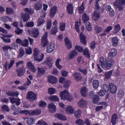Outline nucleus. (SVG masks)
<instances>
[{
    "mask_svg": "<svg viewBox=\"0 0 125 125\" xmlns=\"http://www.w3.org/2000/svg\"><path fill=\"white\" fill-rule=\"evenodd\" d=\"M114 64H115V61L109 60L107 62H105L104 58L101 57L100 59V64L102 68H105V69H110Z\"/></svg>",
    "mask_w": 125,
    "mask_h": 125,
    "instance_id": "1",
    "label": "nucleus"
},
{
    "mask_svg": "<svg viewBox=\"0 0 125 125\" xmlns=\"http://www.w3.org/2000/svg\"><path fill=\"white\" fill-rule=\"evenodd\" d=\"M60 97L62 100H67V101H72L73 97L70 95L68 90H64L60 93Z\"/></svg>",
    "mask_w": 125,
    "mask_h": 125,
    "instance_id": "2",
    "label": "nucleus"
},
{
    "mask_svg": "<svg viewBox=\"0 0 125 125\" xmlns=\"http://www.w3.org/2000/svg\"><path fill=\"white\" fill-rule=\"evenodd\" d=\"M24 12H25V14L22 15V17L23 18V22H27V21L29 20V18H30V15L34 14V10L30 8H25L24 9Z\"/></svg>",
    "mask_w": 125,
    "mask_h": 125,
    "instance_id": "3",
    "label": "nucleus"
},
{
    "mask_svg": "<svg viewBox=\"0 0 125 125\" xmlns=\"http://www.w3.org/2000/svg\"><path fill=\"white\" fill-rule=\"evenodd\" d=\"M113 5L115 8H118L119 11H122L125 8L123 5H125V0H116L114 2Z\"/></svg>",
    "mask_w": 125,
    "mask_h": 125,
    "instance_id": "4",
    "label": "nucleus"
},
{
    "mask_svg": "<svg viewBox=\"0 0 125 125\" xmlns=\"http://www.w3.org/2000/svg\"><path fill=\"white\" fill-rule=\"evenodd\" d=\"M26 99L29 100V101H34L37 100V94L34 93L32 91H28L27 93Z\"/></svg>",
    "mask_w": 125,
    "mask_h": 125,
    "instance_id": "5",
    "label": "nucleus"
},
{
    "mask_svg": "<svg viewBox=\"0 0 125 125\" xmlns=\"http://www.w3.org/2000/svg\"><path fill=\"white\" fill-rule=\"evenodd\" d=\"M116 55H117V50L115 49H111L108 54V60H110V61H114L112 59Z\"/></svg>",
    "mask_w": 125,
    "mask_h": 125,
    "instance_id": "6",
    "label": "nucleus"
},
{
    "mask_svg": "<svg viewBox=\"0 0 125 125\" xmlns=\"http://www.w3.org/2000/svg\"><path fill=\"white\" fill-rule=\"evenodd\" d=\"M26 68L29 69V71L32 72V73H36L37 72V69H36L35 65H34L31 62H27Z\"/></svg>",
    "mask_w": 125,
    "mask_h": 125,
    "instance_id": "7",
    "label": "nucleus"
},
{
    "mask_svg": "<svg viewBox=\"0 0 125 125\" xmlns=\"http://www.w3.org/2000/svg\"><path fill=\"white\" fill-rule=\"evenodd\" d=\"M44 74H45V69L43 68L38 67V72L37 73L36 77L41 78V77H42Z\"/></svg>",
    "mask_w": 125,
    "mask_h": 125,
    "instance_id": "8",
    "label": "nucleus"
},
{
    "mask_svg": "<svg viewBox=\"0 0 125 125\" xmlns=\"http://www.w3.org/2000/svg\"><path fill=\"white\" fill-rule=\"evenodd\" d=\"M41 42L42 43V46H43V47L46 46V44L48 43V42H47V32H45L43 36L42 37Z\"/></svg>",
    "mask_w": 125,
    "mask_h": 125,
    "instance_id": "9",
    "label": "nucleus"
},
{
    "mask_svg": "<svg viewBox=\"0 0 125 125\" xmlns=\"http://www.w3.org/2000/svg\"><path fill=\"white\" fill-rule=\"evenodd\" d=\"M25 72H26V68H25V67L22 66L20 67L19 69H17L18 77H22V76H24Z\"/></svg>",
    "mask_w": 125,
    "mask_h": 125,
    "instance_id": "10",
    "label": "nucleus"
},
{
    "mask_svg": "<svg viewBox=\"0 0 125 125\" xmlns=\"http://www.w3.org/2000/svg\"><path fill=\"white\" fill-rule=\"evenodd\" d=\"M57 12V6H53L50 10V17L51 18H53L55 15L56 14V12Z\"/></svg>",
    "mask_w": 125,
    "mask_h": 125,
    "instance_id": "11",
    "label": "nucleus"
},
{
    "mask_svg": "<svg viewBox=\"0 0 125 125\" xmlns=\"http://www.w3.org/2000/svg\"><path fill=\"white\" fill-rule=\"evenodd\" d=\"M48 108L50 113H53L56 112V106L52 103L48 105Z\"/></svg>",
    "mask_w": 125,
    "mask_h": 125,
    "instance_id": "12",
    "label": "nucleus"
},
{
    "mask_svg": "<svg viewBox=\"0 0 125 125\" xmlns=\"http://www.w3.org/2000/svg\"><path fill=\"white\" fill-rule=\"evenodd\" d=\"M100 17H101L100 13H98V12L96 10L93 13L92 18L94 21H98V20L100 19Z\"/></svg>",
    "mask_w": 125,
    "mask_h": 125,
    "instance_id": "13",
    "label": "nucleus"
},
{
    "mask_svg": "<svg viewBox=\"0 0 125 125\" xmlns=\"http://www.w3.org/2000/svg\"><path fill=\"white\" fill-rule=\"evenodd\" d=\"M109 88L110 93L115 94L117 92V86L114 84L113 83H109Z\"/></svg>",
    "mask_w": 125,
    "mask_h": 125,
    "instance_id": "14",
    "label": "nucleus"
},
{
    "mask_svg": "<svg viewBox=\"0 0 125 125\" xmlns=\"http://www.w3.org/2000/svg\"><path fill=\"white\" fill-rule=\"evenodd\" d=\"M55 48V45L54 43H50L47 46V51L48 53H51Z\"/></svg>",
    "mask_w": 125,
    "mask_h": 125,
    "instance_id": "15",
    "label": "nucleus"
},
{
    "mask_svg": "<svg viewBox=\"0 0 125 125\" xmlns=\"http://www.w3.org/2000/svg\"><path fill=\"white\" fill-rule=\"evenodd\" d=\"M9 99L12 104L15 103L17 106H19V105L21 104V103L20 102V99L19 98L15 99L14 98L9 97Z\"/></svg>",
    "mask_w": 125,
    "mask_h": 125,
    "instance_id": "16",
    "label": "nucleus"
},
{
    "mask_svg": "<svg viewBox=\"0 0 125 125\" xmlns=\"http://www.w3.org/2000/svg\"><path fill=\"white\" fill-rule=\"evenodd\" d=\"M48 81L50 83L54 84V83H57V78H56L54 76H49L48 77Z\"/></svg>",
    "mask_w": 125,
    "mask_h": 125,
    "instance_id": "17",
    "label": "nucleus"
},
{
    "mask_svg": "<svg viewBox=\"0 0 125 125\" xmlns=\"http://www.w3.org/2000/svg\"><path fill=\"white\" fill-rule=\"evenodd\" d=\"M42 114V110L36 109L34 110H31V116H39Z\"/></svg>",
    "mask_w": 125,
    "mask_h": 125,
    "instance_id": "18",
    "label": "nucleus"
},
{
    "mask_svg": "<svg viewBox=\"0 0 125 125\" xmlns=\"http://www.w3.org/2000/svg\"><path fill=\"white\" fill-rule=\"evenodd\" d=\"M55 117L61 121H67V117L62 114L57 113L55 115Z\"/></svg>",
    "mask_w": 125,
    "mask_h": 125,
    "instance_id": "19",
    "label": "nucleus"
},
{
    "mask_svg": "<svg viewBox=\"0 0 125 125\" xmlns=\"http://www.w3.org/2000/svg\"><path fill=\"white\" fill-rule=\"evenodd\" d=\"M83 97H87V89H86V87H83L81 89L80 91Z\"/></svg>",
    "mask_w": 125,
    "mask_h": 125,
    "instance_id": "20",
    "label": "nucleus"
},
{
    "mask_svg": "<svg viewBox=\"0 0 125 125\" xmlns=\"http://www.w3.org/2000/svg\"><path fill=\"white\" fill-rule=\"evenodd\" d=\"M78 105L79 107H86V105H87V103L86 101L84 100L83 99H82L78 103Z\"/></svg>",
    "mask_w": 125,
    "mask_h": 125,
    "instance_id": "21",
    "label": "nucleus"
},
{
    "mask_svg": "<svg viewBox=\"0 0 125 125\" xmlns=\"http://www.w3.org/2000/svg\"><path fill=\"white\" fill-rule=\"evenodd\" d=\"M64 42H65V45L67 48V49H70V48H72V43L69 40L68 37H66L64 39Z\"/></svg>",
    "mask_w": 125,
    "mask_h": 125,
    "instance_id": "22",
    "label": "nucleus"
},
{
    "mask_svg": "<svg viewBox=\"0 0 125 125\" xmlns=\"http://www.w3.org/2000/svg\"><path fill=\"white\" fill-rule=\"evenodd\" d=\"M6 94L8 95V96H16V97H18V95H19V93L18 92H11V91H7L6 93Z\"/></svg>",
    "mask_w": 125,
    "mask_h": 125,
    "instance_id": "23",
    "label": "nucleus"
},
{
    "mask_svg": "<svg viewBox=\"0 0 125 125\" xmlns=\"http://www.w3.org/2000/svg\"><path fill=\"white\" fill-rule=\"evenodd\" d=\"M31 34L33 38H38L39 35H40V33L39 32V29L37 28L33 29L31 31Z\"/></svg>",
    "mask_w": 125,
    "mask_h": 125,
    "instance_id": "24",
    "label": "nucleus"
},
{
    "mask_svg": "<svg viewBox=\"0 0 125 125\" xmlns=\"http://www.w3.org/2000/svg\"><path fill=\"white\" fill-rule=\"evenodd\" d=\"M80 41L82 43L86 44V40H85V35H83L82 32L80 34Z\"/></svg>",
    "mask_w": 125,
    "mask_h": 125,
    "instance_id": "25",
    "label": "nucleus"
},
{
    "mask_svg": "<svg viewBox=\"0 0 125 125\" xmlns=\"http://www.w3.org/2000/svg\"><path fill=\"white\" fill-rule=\"evenodd\" d=\"M43 57H44V54H42L41 55H38L34 57V60L38 62H41V61H42Z\"/></svg>",
    "mask_w": 125,
    "mask_h": 125,
    "instance_id": "26",
    "label": "nucleus"
},
{
    "mask_svg": "<svg viewBox=\"0 0 125 125\" xmlns=\"http://www.w3.org/2000/svg\"><path fill=\"white\" fill-rule=\"evenodd\" d=\"M73 77L76 81H81L82 80V75H81V73L79 72H75L73 74Z\"/></svg>",
    "mask_w": 125,
    "mask_h": 125,
    "instance_id": "27",
    "label": "nucleus"
},
{
    "mask_svg": "<svg viewBox=\"0 0 125 125\" xmlns=\"http://www.w3.org/2000/svg\"><path fill=\"white\" fill-rule=\"evenodd\" d=\"M112 43L113 46H117L119 44V39L117 37H114L112 39Z\"/></svg>",
    "mask_w": 125,
    "mask_h": 125,
    "instance_id": "28",
    "label": "nucleus"
},
{
    "mask_svg": "<svg viewBox=\"0 0 125 125\" xmlns=\"http://www.w3.org/2000/svg\"><path fill=\"white\" fill-rule=\"evenodd\" d=\"M120 30L121 25H120V24H117L114 25V28L113 29V32L114 34H117V33H119V32H120Z\"/></svg>",
    "mask_w": 125,
    "mask_h": 125,
    "instance_id": "29",
    "label": "nucleus"
},
{
    "mask_svg": "<svg viewBox=\"0 0 125 125\" xmlns=\"http://www.w3.org/2000/svg\"><path fill=\"white\" fill-rule=\"evenodd\" d=\"M82 111L81 109H78L74 112V116L76 119H79L81 117V115H82Z\"/></svg>",
    "mask_w": 125,
    "mask_h": 125,
    "instance_id": "30",
    "label": "nucleus"
},
{
    "mask_svg": "<svg viewBox=\"0 0 125 125\" xmlns=\"http://www.w3.org/2000/svg\"><path fill=\"white\" fill-rule=\"evenodd\" d=\"M1 110L3 113H5V112H10V110L9 109V107L6 104H4L1 106Z\"/></svg>",
    "mask_w": 125,
    "mask_h": 125,
    "instance_id": "31",
    "label": "nucleus"
},
{
    "mask_svg": "<svg viewBox=\"0 0 125 125\" xmlns=\"http://www.w3.org/2000/svg\"><path fill=\"white\" fill-rule=\"evenodd\" d=\"M118 119V116L116 113L114 114L111 117V123L113 125H116V122Z\"/></svg>",
    "mask_w": 125,
    "mask_h": 125,
    "instance_id": "32",
    "label": "nucleus"
},
{
    "mask_svg": "<svg viewBox=\"0 0 125 125\" xmlns=\"http://www.w3.org/2000/svg\"><path fill=\"white\" fill-rule=\"evenodd\" d=\"M77 54L78 52L75 50H73L69 55H68V58H69V59H73L75 56H77Z\"/></svg>",
    "mask_w": 125,
    "mask_h": 125,
    "instance_id": "33",
    "label": "nucleus"
},
{
    "mask_svg": "<svg viewBox=\"0 0 125 125\" xmlns=\"http://www.w3.org/2000/svg\"><path fill=\"white\" fill-rule=\"evenodd\" d=\"M67 12L69 14H73V5L68 4L67 5Z\"/></svg>",
    "mask_w": 125,
    "mask_h": 125,
    "instance_id": "34",
    "label": "nucleus"
},
{
    "mask_svg": "<svg viewBox=\"0 0 125 125\" xmlns=\"http://www.w3.org/2000/svg\"><path fill=\"white\" fill-rule=\"evenodd\" d=\"M66 111L67 113H69L70 114H73L75 109L71 106H68L66 107Z\"/></svg>",
    "mask_w": 125,
    "mask_h": 125,
    "instance_id": "35",
    "label": "nucleus"
},
{
    "mask_svg": "<svg viewBox=\"0 0 125 125\" xmlns=\"http://www.w3.org/2000/svg\"><path fill=\"white\" fill-rule=\"evenodd\" d=\"M2 49L4 52H7L8 50H11V49H12V47L9 45H5L2 47Z\"/></svg>",
    "mask_w": 125,
    "mask_h": 125,
    "instance_id": "36",
    "label": "nucleus"
},
{
    "mask_svg": "<svg viewBox=\"0 0 125 125\" xmlns=\"http://www.w3.org/2000/svg\"><path fill=\"white\" fill-rule=\"evenodd\" d=\"M92 84L95 89H97L99 87V82L98 80H94Z\"/></svg>",
    "mask_w": 125,
    "mask_h": 125,
    "instance_id": "37",
    "label": "nucleus"
},
{
    "mask_svg": "<svg viewBox=\"0 0 125 125\" xmlns=\"http://www.w3.org/2000/svg\"><path fill=\"white\" fill-rule=\"evenodd\" d=\"M18 57H20V58H22L24 55H25V50L23 49L22 48H21L20 49V52L19 53Z\"/></svg>",
    "mask_w": 125,
    "mask_h": 125,
    "instance_id": "38",
    "label": "nucleus"
},
{
    "mask_svg": "<svg viewBox=\"0 0 125 125\" xmlns=\"http://www.w3.org/2000/svg\"><path fill=\"white\" fill-rule=\"evenodd\" d=\"M112 74H113L112 70L105 72L104 75H105L106 80H108V79H110L111 78V76Z\"/></svg>",
    "mask_w": 125,
    "mask_h": 125,
    "instance_id": "39",
    "label": "nucleus"
},
{
    "mask_svg": "<svg viewBox=\"0 0 125 125\" xmlns=\"http://www.w3.org/2000/svg\"><path fill=\"white\" fill-rule=\"evenodd\" d=\"M35 119L34 118L31 117V118H28L27 120V125H33V124H35Z\"/></svg>",
    "mask_w": 125,
    "mask_h": 125,
    "instance_id": "40",
    "label": "nucleus"
},
{
    "mask_svg": "<svg viewBox=\"0 0 125 125\" xmlns=\"http://www.w3.org/2000/svg\"><path fill=\"white\" fill-rule=\"evenodd\" d=\"M78 10L79 13H83V11H84V3L83 2L82 3L81 6L78 7Z\"/></svg>",
    "mask_w": 125,
    "mask_h": 125,
    "instance_id": "41",
    "label": "nucleus"
},
{
    "mask_svg": "<svg viewBox=\"0 0 125 125\" xmlns=\"http://www.w3.org/2000/svg\"><path fill=\"white\" fill-rule=\"evenodd\" d=\"M89 20V17L85 13H84L83 16V23H85Z\"/></svg>",
    "mask_w": 125,
    "mask_h": 125,
    "instance_id": "42",
    "label": "nucleus"
},
{
    "mask_svg": "<svg viewBox=\"0 0 125 125\" xmlns=\"http://www.w3.org/2000/svg\"><path fill=\"white\" fill-rule=\"evenodd\" d=\"M1 19L2 21H3V22H5V23H6L7 21H11L12 20L10 18L6 16L1 17Z\"/></svg>",
    "mask_w": 125,
    "mask_h": 125,
    "instance_id": "43",
    "label": "nucleus"
},
{
    "mask_svg": "<svg viewBox=\"0 0 125 125\" xmlns=\"http://www.w3.org/2000/svg\"><path fill=\"white\" fill-rule=\"evenodd\" d=\"M49 99L50 101H59V98L57 96H51L49 97Z\"/></svg>",
    "mask_w": 125,
    "mask_h": 125,
    "instance_id": "44",
    "label": "nucleus"
},
{
    "mask_svg": "<svg viewBox=\"0 0 125 125\" xmlns=\"http://www.w3.org/2000/svg\"><path fill=\"white\" fill-rule=\"evenodd\" d=\"M66 27V23L63 22H61L60 23V29L61 31H65V27Z\"/></svg>",
    "mask_w": 125,
    "mask_h": 125,
    "instance_id": "45",
    "label": "nucleus"
},
{
    "mask_svg": "<svg viewBox=\"0 0 125 125\" xmlns=\"http://www.w3.org/2000/svg\"><path fill=\"white\" fill-rule=\"evenodd\" d=\"M86 29L88 31H92V27H91V23L89 21H87L85 24Z\"/></svg>",
    "mask_w": 125,
    "mask_h": 125,
    "instance_id": "46",
    "label": "nucleus"
},
{
    "mask_svg": "<svg viewBox=\"0 0 125 125\" xmlns=\"http://www.w3.org/2000/svg\"><path fill=\"white\" fill-rule=\"evenodd\" d=\"M95 30L97 34H99V33H101V32H102V28L98 25H96L95 27Z\"/></svg>",
    "mask_w": 125,
    "mask_h": 125,
    "instance_id": "47",
    "label": "nucleus"
},
{
    "mask_svg": "<svg viewBox=\"0 0 125 125\" xmlns=\"http://www.w3.org/2000/svg\"><path fill=\"white\" fill-rule=\"evenodd\" d=\"M57 32H58V29L57 26H55L51 30V33L52 35H56V34H57Z\"/></svg>",
    "mask_w": 125,
    "mask_h": 125,
    "instance_id": "48",
    "label": "nucleus"
},
{
    "mask_svg": "<svg viewBox=\"0 0 125 125\" xmlns=\"http://www.w3.org/2000/svg\"><path fill=\"white\" fill-rule=\"evenodd\" d=\"M83 55H84L87 58H90V55H89V52H88V49H85L84 52H83Z\"/></svg>",
    "mask_w": 125,
    "mask_h": 125,
    "instance_id": "49",
    "label": "nucleus"
},
{
    "mask_svg": "<svg viewBox=\"0 0 125 125\" xmlns=\"http://www.w3.org/2000/svg\"><path fill=\"white\" fill-rule=\"evenodd\" d=\"M99 101V97L97 95H95L94 97L93 98V102L95 104H97Z\"/></svg>",
    "mask_w": 125,
    "mask_h": 125,
    "instance_id": "50",
    "label": "nucleus"
},
{
    "mask_svg": "<svg viewBox=\"0 0 125 125\" xmlns=\"http://www.w3.org/2000/svg\"><path fill=\"white\" fill-rule=\"evenodd\" d=\"M70 84H71V82L69 80L63 83V86L64 88H69V86H70Z\"/></svg>",
    "mask_w": 125,
    "mask_h": 125,
    "instance_id": "51",
    "label": "nucleus"
},
{
    "mask_svg": "<svg viewBox=\"0 0 125 125\" xmlns=\"http://www.w3.org/2000/svg\"><path fill=\"white\" fill-rule=\"evenodd\" d=\"M49 94H54L56 92V90L54 88H49L48 89Z\"/></svg>",
    "mask_w": 125,
    "mask_h": 125,
    "instance_id": "52",
    "label": "nucleus"
},
{
    "mask_svg": "<svg viewBox=\"0 0 125 125\" xmlns=\"http://www.w3.org/2000/svg\"><path fill=\"white\" fill-rule=\"evenodd\" d=\"M61 61L60 59H58L56 61V66L58 69H62V66L59 64V62Z\"/></svg>",
    "mask_w": 125,
    "mask_h": 125,
    "instance_id": "53",
    "label": "nucleus"
},
{
    "mask_svg": "<svg viewBox=\"0 0 125 125\" xmlns=\"http://www.w3.org/2000/svg\"><path fill=\"white\" fill-rule=\"evenodd\" d=\"M35 7L36 9V10H40L42 7V4L40 3H36L35 4Z\"/></svg>",
    "mask_w": 125,
    "mask_h": 125,
    "instance_id": "54",
    "label": "nucleus"
},
{
    "mask_svg": "<svg viewBox=\"0 0 125 125\" xmlns=\"http://www.w3.org/2000/svg\"><path fill=\"white\" fill-rule=\"evenodd\" d=\"M76 123L77 125H84V122H83V120L82 119L77 120L76 121Z\"/></svg>",
    "mask_w": 125,
    "mask_h": 125,
    "instance_id": "55",
    "label": "nucleus"
},
{
    "mask_svg": "<svg viewBox=\"0 0 125 125\" xmlns=\"http://www.w3.org/2000/svg\"><path fill=\"white\" fill-rule=\"evenodd\" d=\"M103 89H104V91H105V92H108V91H109V85L106 84H104L103 85Z\"/></svg>",
    "mask_w": 125,
    "mask_h": 125,
    "instance_id": "56",
    "label": "nucleus"
},
{
    "mask_svg": "<svg viewBox=\"0 0 125 125\" xmlns=\"http://www.w3.org/2000/svg\"><path fill=\"white\" fill-rule=\"evenodd\" d=\"M75 48L76 50H78L79 52H82V51H83V48L81 46L76 45Z\"/></svg>",
    "mask_w": 125,
    "mask_h": 125,
    "instance_id": "57",
    "label": "nucleus"
},
{
    "mask_svg": "<svg viewBox=\"0 0 125 125\" xmlns=\"http://www.w3.org/2000/svg\"><path fill=\"white\" fill-rule=\"evenodd\" d=\"M36 125H47V123H46L45 122L42 120H39L36 124Z\"/></svg>",
    "mask_w": 125,
    "mask_h": 125,
    "instance_id": "58",
    "label": "nucleus"
},
{
    "mask_svg": "<svg viewBox=\"0 0 125 125\" xmlns=\"http://www.w3.org/2000/svg\"><path fill=\"white\" fill-rule=\"evenodd\" d=\"M45 22V21H44V19L41 18L39 19L38 22V26H41V25H42V24H43Z\"/></svg>",
    "mask_w": 125,
    "mask_h": 125,
    "instance_id": "59",
    "label": "nucleus"
},
{
    "mask_svg": "<svg viewBox=\"0 0 125 125\" xmlns=\"http://www.w3.org/2000/svg\"><path fill=\"white\" fill-rule=\"evenodd\" d=\"M1 39H2V40H3L4 42L8 43L10 42H11L10 39H6V36L3 37H1Z\"/></svg>",
    "mask_w": 125,
    "mask_h": 125,
    "instance_id": "60",
    "label": "nucleus"
},
{
    "mask_svg": "<svg viewBox=\"0 0 125 125\" xmlns=\"http://www.w3.org/2000/svg\"><path fill=\"white\" fill-rule=\"evenodd\" d=\"M6 10L7 14H11V13H13V9L11 8H6Z\"/></svg>",
    "mask_w": 125,
    "mask_h": 125,
    "instance_id": "61",
    "label": "nucleus"
},
{
    "mask_svg": "<svg viewBox=\"0 0 125 125\" xmlns=\"http://www.w3.org/2000/svg\"><path fill=\"white\" fill-rule=\"evenodd\" d=\"M118 94V96L120 97V98H122L123 96H125V92L122 90H119Z\"/></svg>",
    "mask_w": 125,
    "mask_h": 125,
    "instance_id": "62",
    "label": "nucleus"
},
{
    "mask_svg": "<svg viewBox=\"0 0 125 125\" xmlns=\"http://www.w3.org/2000/svg\"><path fill=\"white\" fill-rule=\"evenodd\" d=\"M21 113L22 114H25V115H29L30 116H31V110L30 111L29 110H24L21 111Z\"/></svg>",
    "mask_w": 125,
    "mask_h": 125,
    "instance_id": "63",
    "label": "nucleus"
},
{
    "mask_svg": "<svg viewBox=\"0 0 125 125\" xmlns=\"http://www.w3.org/2000/svg\"><path fill=\"white\" fill-rule=\"evenodd\" d=\"M51 21H47V29L50 30V28H51Z\"/></svg>",
    "mask_w": 125,
    "mask_h": 125,
    "instance_id": "64",
    "label": "nucleus"
}]
</instances>
